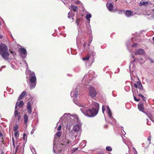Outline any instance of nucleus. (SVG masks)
Returning <instances> with one entry per match:
<instances>
[{"label": "nucleus", "instance_id": "72a5a7b5", "mask_svg": "<svg viewBox=\"0 0 154 154\" xmlns=\"http://www.w3.org/2000/svg\"><path fill=\"white\" fill-rule=\"evenodd\" d=\"M32 127H33V128L32 129V131L31 132V134H32L34 133V131L36 130V128L35 127H34L32 125Z\"/></svg>", "mask_w": 154, "mask_h": 154}, {"label": "nucleus", "instance_id": "423d86ee", "mask_svg": "<svg viewBox=\"0 0 154 154\" xmlns=\"http://www.w3.org/2000/svg\"><path fill=\"white\" fill-rule=\"evenodd\" d=\"M80 88V86H78L72 89L70 94L72 97H74L75 99H76L78 97H79V92Z\"/></svg>", "mask_w": 154, "mask_h": 154}, {"label": "nucleus", "instance_id": "7ed1b4c3", "mask_svg": "<svg viewBox=\"0 0 154 154\" xmlns=\"http://www.w3.org/2000/svg\"><path fill=\"white\" fill-rule=\"evenodd\" d=\"M26 72L28 73L29 75V87L30 89L35 88L36 84V78L34 72L28 70Z\"/></svg>", "mask_w": 154, "mask_h": 154}, {"label": "nucleus", "instance_id": "13d9d810", "mask_svg": "<svg viewBox=\"0 0 154 154\" xmlns=\"http://www.w3.org/2000/svg\"><path fill=\"white\" fill-rule=\"evenodd\" d=\"M92 41V38L91 39V40H90V41H89V42H89V44H88V45H89L90 44V43Z\"/></svg>", "mask_w": 154, "mask_h": 154}, {"label": "nucleus", "instance_id": "0e129e2a", "mask_svg": "<svg viewBox=\"0 0 154 154\" xmlns=\"http://www.w3.org/2000/svg\"><path fill=\"white\" fill-rule=\"evenodd\" d=\"M136 60H137V59H134V61H133V62H135V61H136Z\"/></svg>", "mask_w": 154, "mask_h": 154}, {"label": "nucleus", "instance_id": "37998d69", "mask_svg": "<svg viewBox=\"0 0 154 154\" xmlns=\"http://www.w3.org/2000/svg\"><path fill=\"white\" fill-rule=\"evenodd\" d=\"M134 99L136 101H139L140 100V99H137L135 96H134Z\"/></svg>", "mask_w": 154, "mask_h": 154}, {"label": "nucleus", "instance_id": "bf43d9fd", "mask_svg": "<svg viewBox=\"0 0 154 154\" xmlns=\"http://www.w3.org/2000/svg\"><path fill=\"white\" fill-rule=\"evenodd\" d=\"M3 38V36L2 35L0 34V38Z\"/></svg>", "mask_w": 154, "mask_h": 154}, {"label": "nucleus", "instance_id": "7c9ffc66", "mask_svg": "<svg viewBox=\"0 0 154 154\" xmlns=\"http://www.w3.org/2000/svg\"><path fill=\"white\" fill-rule=\"evenodd\" d=\"M76 42L77 44L80 43V42H81V41H80V38L79 37V36H78L77 37Z\"/></svg>", "mask_w": 154, "mask_h": 154}, {"label": "nucleus", "instance_id": "79ce46f5", "mask_svg": "<svg viewBox=\"0 0 154 154\" xmlns=\"http://www.w3.org/2000/svg\"><path fill=\"white\" fill-rule=\"evenodd\" d=\"M105 108L104 105H103L102 107V111L103 113L104 114V111H105Z\"/></svg>", "mask_w": 154, "mask_h": 154}, {"label": "nucleus", "instance_id": "39448f33", "mask_svg": "<svg viewBox=\"0 0 154 154\" xmlns=\"http://www.w3.org/2000/svg\"><path fill=\"white\" fill-rule=\"evenodd\" d=\"M71 142V141H70L69 139L64 137L61 141V144L59 145V147H60V149L58 150V152L60 153V152L62 151V149H64L66 146H69V143Z\"/></svg>", "mask_w": 154, "mask_h": 154}, {"label": "nucleus", "instance_id": "4c0bfd02", "mask_svg": "<svg viewBox=\"0 0 154 154\" xmlns=\"http://www.w3.org/2000/svg\"><path fill=\"white\" fill-rule=\"evenodd\" d=\"M23 140H27V137H26V134L25 133L23 134Z\"/></svg>", "mask_w": 154, "mask_h": 154}, {"label": "nucleus", "instance_id": "1a4fd4ad", "mask_svg": "<svg viewBox=\"0 0 154 154\" xmlns=\"http://www.w3.org/2000/svg\"><path fill=\"white\" fill-rule=\"evenodd\" d=\"M26 108L29 114H30L32 112V108L31 102L29 101L27 103Z\"/></svg>", "mask_w": 154, "mask_h": 154}, {"label": "nucleus", "instance_id": "c85d7f7f", "mask_svg": "<svg viewBox=\"0 0 154 154\" xmlns=\"http://www.w3.org/2000/svg\"><path fill=\"white\" fill-rule=\"evenodd\" d=\"M90 56L89 54H88L85 57H84L83 59L84 60H89L90 58Z\"/></svg>", "mask_w": 154, "mask_h": 154}, {"label": "nucleus", "instance_id": "c03bdc74", "mask_svg": "<svg viewBox=\"0 0 154 154\" xmlns=\"http://www.w3.org/2000/svg\"><path fill=\"white\" fill-rule=\"evenodd\" d=\"M10 53L13 56H14V55H15V52H13L12 51H11L10 52Z\"/></svg>", "mask_w": 154, "mask_h": 154}, {"label": "nucleus", "instance_id": "2f4dec72", "mask_svg": "<svg viewBox=\"0 0 154 154\" xmlns=\"http://www.w3.org/2000/svg\"><path fill=\"white\" fill-rule=\"evenodd\" d=\"M74 3L77 5H80L82 6L83 5V4L79 1H75Z\"/></svg>", "mask_w": 154, "mask_h": 154}, {"label": "nucleus", "instance_id": "e433bc0d", "mask_svg": "<svg viewBox=\"0 0 154 154\" xmlns=\"http://www.w3.org/2000/svg\"><path fill=\"white\" fill-rule=\"evenodd\" d=\"M90 54H91V55L93 56H94L95 55H96V53H95V52L94 51H90Z\"/></svg>", "mask_w": 154, "mask_h": 154}, {"label": "nucleus", "instance_id": "20e7f679", "mask_svg": "<svg viewBox=\"0 0 154 154\" xmlns=\"http://www.w3.org/2000/svg\"><path fill=\"white\" fill-rule=\"evenodd\" d=\"M0 54L5 60H8L9 55L8 49L6 45L3 44L0 45Z\"/></svg>", "mask_w": 154, "mask_h": 154}, {"label": "nucleus", "instance_id": "de8ad7c7", "mask_svg": "<svg viewBox=\"0 0 154 154\" xmlns=\"http://www.w3.org/2000/svg\"><path fill=\"white\" fill-rule=\"evenodd\" d=\"M137 44L136 43H135V44H133V45H132V46L133 47H136L137 46Z\"/></svg>", "mask_w": 154, "mask_h": 154}, {"label": "nucleus", "instance_id": "5fc2aeb1", "mask_svg": "<svg viewBox=\"0 0 154 154\" xmlns=\"http://www.w3.org/2000/svg\"><path fill=\"white\" fill-rule=\"evenodd\" d=\"M55 144H54L53 151H54V153H55V149H54V147H55Z\"/></svg>", "mask_w": 154, "mask_h": 154}, {"label": "nucleus", "instance_id": "69168bd1", "mask_svg": "<svg viewBox=\"0 0 154 154\" xmlns=\"http://www.w3.org/2000/svg\"><path fill=\"white\" fill-rule=\"evenodd\" d=\"M82 142L83 143H85L86 142L85 140H84Z\"/></svg>", "mask_w": 154, "mask_h": 154}, {"label": "nucleus", "instance_id": "774afa93", "mask_svg": "<svg viewBox=\"0 0 154 154\" xmlns=\"http://www.w3.org/2000/svg\"><path fill=\"white\" fill-rule=\"evenodd\" d=\"M13 145H14V147H15V144H14V142H13Z\"/></svg>", "mask_w": 154, "mask_h": 154}, {"label": "nucleus", "instance_id": "e2e57ef3", "mask_svg": "<svg viewBox=\"0 0 154 154\" xmlns=\"http://www.w3.org/2000/svg\"><path fill=\"white\" fill-rule=\"evenodd\" d=\"M17 148L16 147V150H15V154L16 153V152H17Z\"/></svg>", "mask_w": 154, "mask_h": 154}, {"label": "nucleus", "instance_id": "f3484780", "mask_svg": "<svg viewBox=\"0 0 154 154\" xmlns=\"http://www.w3.org/2000/svg\"><path fill=\"white\" fill-rule=\"evenodd\" d=\"M26 92L25 91H23L20 94L17 99L18 100H20L22 99L23 97L26 95Z\"/></svg>", "mask_w": 154, "mask_h": 154}, {"label": "nucleus", "instance_id": "6e6552de", "mask_svg": "<svg viewBox=\"0 0 154 154\" xmlns=\"http://www.w3.org/2000/svg\"><path fill=\"white\" fill-rule=\"evenodd\" d=\"M19 51L20 53L22 55V57L23 58L26 57L27 55V52L26 50L24 48H21L20 49Z\"/></svg>", "mask_w": 154, "mask_h": 154}, {"label": "nucleus", "instance_id": "4be33fe9", "mask_svg": "<svg viewBox=\"0 0 154 154\" xmlns=\"http://www.w3.org/2000/svg\"><path fill=\"white\" fill-rule=\"evenodd\" d=\"M89 23L90 22H88V24H86L87 28L88 31V32L89 33H91V26Z\"/></svg>", "mask_w": 154, "mask_h": 154}, {"label": "nucleus", "instance_id": "6e6d98bb", "mask_svg": "<svg viewBox=\"0 0 154 154\" xmlns=\"http://www.w3.org/2000/svg\"><path fill=\"white\" fill-rule=\"evenodd\" d=\"M0 137H3V135L2 133L0 132Z\"/></svg>", "mask_w": 154, "mask_h": 154}, {"label": "nucleus", "instance_id": "6ab92c4d", "mask_svg": "<svg viewBox=\"0 0 154 154\" xmlns=\"http://www.w3.org/2000/svg\"><path fill=\"white\" fill-rule=\"evenodd\" d=\"M70 8L71 9L73 10V11L75 12L78 10V6H75L73 5H72L70 6Z\"/></svg>", "mask_w": 154, "mask_h": 154}, {"label": "nucleus", "instance_id": "cd10ccee", "mask_svg": "<svg viewBox=\"0 0 154 154\" xmlns=\"http://www.w3.org/2000/svg\"><path fill=\"white\" fill-rule=\"evenodd\" d=\"M106 149L107 151L110 152L112 151V149L111 146H108L106 147Z\"/></svg>", "mask_w": 154, "mask_h": 154}, {"label": "nucleus", "instance_id": "a878e982", "mask_svg": "<svg viewBox=\"0 0 154 154\" xmlns=\"http://www.w3.org/2000/svg\"><path fill=\"white\" fill-rule=\"evenodd\" d=\"M24 104L23 102L21 101L19 102L18 105L20 108H21L23 106Z\"/></svg>", "mask_w": 154, "mask_h": 154}, {"label": "nucleus", "instance_id": "58836bf2", "mask_svg": "<svg viewBox=\"0 0 154 154\" xmlns=\"http://www.w3.org/2000/svg\"><path fill=\"white\" fill-rule=\"evenodd\" d=\"M138 96L139 97H142L143 99L144 100H145L146 98L144 97L141 94H138Z\"/></svg>", "mask_w": 154, "mask_h": 154}, {"label": "nucleus", "instance_id": "dca6fc26", "mask_svg": "<svg viewBox=\"0 0 154 154\" xmlns=\"http://www.w3.org/2000/svg\"><path fill=\"white\" fill-rule=\"evenodd\" d=\"M106 6L107 8L110 11H113V5L111 3H110L108 5V3L106 4Z\"/></svg>", "mask_w": 154, "mask_h": 154}, {"label": "nucleus", "instance_id": "a19ab883", "mask_svg": "<svg viewBox=\"0 0 154 154\" xmlns=\"http://www.w3.org/2000/svg\"><path fill=\"white\" fill-rule=\"evenodd\" d=\"M78 149V148H73L72 150V153H73L75 151H76V150H77Z\"/></svg>", "mask_w": 154, "mask_h": 154}, {"label": "nucleus", "instance_id": "ea45409f", "mask_svg": "<svg viewBox=\"0 0 154 154\" xmlns=\"http://www.w3.org/2000/svg\"><path fill=\"white\" fill-rule=\"evenodd\" d=\"M61 132L58 131L56 133V135L58 137H60L61 136Z\"/></svg>", "mask_w": 154, "mask_h": 154}, {"label": "nucleus", "instance_id": "ddd939ff", "mask_svg": "<svg viewBox=\"0 0 154 154\" xmlns=\"http://www.w3.org/2000/svg\"><path fill=\"white\" fill-rule=\"evenodd\" d=\"M135 14V13L134 11L132 12L131 11L129 10H127L125 13V15L128 17L133 16Z\"/></svg>", "mask_w": 154, "mask_h": 154}, {"label": "nucleus", "instance_id": "338daca9", "mask_svg": "<svg viewBox=\"0 0 154 154\" xmlns=\"http://www.w3.org/2000/svg\"><path fill=\"white\" fill-rule=\"evenodd\" d=\"M69 133L71 134L72 133V131H69Z\"/></svg>", "mask_w": 154, "mask_h": 154}, {"label": "nucleus", "instance_id": "0eeeda50", "mask_svg": "<svg viewBox=\"0 0 154 154\" xmlns=\"http://www.w3.org/2000/svg\"><path fill=\"white\" fill-rule=\"evenodd\" d=\"M89 95L92 97H95L98 93L96 91L95 88L92 86H90L89 88Z\"/></svg>", "mask_w": 154, "mask_h": 154}, {"label": "nucleus", "instance_id": "393cba45", "mask_svg": "<svg viewBox=\"0 0 154 154\" xmlns=\"http://www.w3.org/2000/svg\"><path fill=\"white\" fill-rule=\"evenodd\" d=\"M94 73V72L93 71H91V70L89 72V74H88V75H85L83 79H84L85 78H87L88 76L89 75H91L92 76L93 75V74Z\"/></svg>", "mask_w": 154, "mask_h": 154}, {"label": "nucleus", "instance_id": "c9c22d12", "mask_svg": "<svg viewBox=\"0 0 154 154\" xmlns=\"http://www.w3.org/2000/svg\"><path fill=\"white\" fill-rule=\"evenodd\" d=\"M145 60H143V59L142 58L140 59L139 60V62L141 64H143L145 62Z\"/></svg>", "mask_w": 154, "mask_h": 154}, {"label": "nucleus", "instance_id": "aec40b11", "mask_svg": "<svg viewBox=\"0 0 154 154\" xmlns=\"http://www.w3.org/2000/svg\"><path fill=\"white\" fill-rule=\"evenodd\" d=\"M138 107L139 110L143 112L144 108L142 104L141 103H139L138 104Z\"/></svg>", "mask_w": 154, "mask_h": 154}, {"label": "nucleus", "instance_id": "2eb2a0df", "mask_svg": "<svg viewBox=\"0 0 154 154\" xmlns=\"http://www.w3.org/2000/svg\"><path fill=\"white\" fill-rule=\"evenodd\" d=\"M74 13H73L72 11H70L68 14V17L69 18H72V20H73L74 19L73 17L74 16Z\"/></svg>", "mask_w": 154, "mask_h": 154}, {"label": "nucleus", "instance_id": "49530a36", "mask_svg": "<svg viewBox=\"0 0 154 154\" xmlns=\"http://www.w3.org/2000/svg\"><path fill=\"white\" fill-rule=\"evenodd\" d=\"M148 59L149 60H150L151 63H152L153 62V60L151 58H149Z\"/></svg>", "mask_w": 154, "mask_h": 154}, {"label": "nucleus", "instance_id": "4468645a", "mask_svg": "<svg viewBox=\"0 0 154 154\" xmlns=\"http://www.w3.org/2000/svg\"><path fill=\"white\" fill-rule=\"evenodd\" d=\"M81 127V125L78 124H76L73 126L72 130L75 132L79 131Z\"/></svg>", "mask_w": 154, "mask_h": 154}, {"label": "nucleus", "instance_id": "9d476101", "mask_svg": "<svg viewBox=\"0 0 154 154\" xmlns=\"http://www.w3.org/2000/svg\"><path fill=\"white\" fill-rule=\"evenodd\" d=\"M106 107L107 110V113L108 114L109 118L110 119H112L113 122H114L116 120L112 117V112L109 106H107Z\"/></svg>", "mask_w": 154, "mask_h": 154}, {"label": "nucleus", "instance_id": "864d4df0", "mask_svg": "<svg viewBox=\"0 0 154 154\" xmlns=\"http://www.w3.org/2000/svg\"><path fill=\"white\" fill-rule=\"evenodd\" d=\"M135 150V152H134V154H137V151L134 148ZM126 154H131L130 153H126Z\"/></svg>", "mask_w": 154, "mask_h": 154}, {"label": "nucleus", "instance_id": "f8f14e48", "mask_svg": "<svg viewBox=\"0 0 154 154\" xmlns=\"http://www.w3.org/2000/svg\"><path fill=\"white\" fill-rule=\"evenodd\" d=\"M134 86L136 88H138L140 90L143 89L142 84L140 82H137V84H134Z\"/></svg>", "mask_w": 154, "mask_h": 154}, {"label": "nucleus", "instance_id": "680f3d73", "mask_svg": "<svg viewBox=\"0 0 154 154\" xmlns=\"http://www.w3.org/2000/svg\"><path fill=\"white\" fill-rule=\"evenodd\" d=\"M20 115H19V117H18V121H19L20 120Z\"/></svg>", "mask_w": 154, "mask_h": 154}, {"label": "nucleus", "instance_id": "412c9836", "mask_svg": "<svg viewBox=\"0 0 154 154\" xmlns=\"http://www.w3.org/2000/svg\"><path fill=\"white\" fill-rule=\"evenodd\" d=\"M24 121L25 124L26 125L28 120V116L26 114H24L23 116Z\"/></svg>", "mask_w": 154, "mask_h": 154}, {"label": "nucleus", "instance_id": "8fccbe9b", "mask_svg": "<svg viewBox=\"0 0 154 154\" xmlns=\"http://www.w3.org/2000/svg\"><path fill=\"white\" fill-rule=\"evenodd\" d=\"M18 135L17 131L15 132L14 133V136L15 137H17Z\"/></svg>", "mask_w": 154, "mask_h": 154}, {"label": "nucleus", "instance_id": "473e14b6", "mask_svg": "<svg viewBox=\"0 0 154 154\" xmlns=\"http://www.w3.org/2000/svg\"><path fill=\"white\" fill-rule=\"evenodd\" d=\"M81 19H77L76 20V23L78 26H79L80 24Z\"/></svg>", "mask_w": 154, "mask_h": 154}, {"label": "nucleus", "instance_id": "5701e85b", "mask_svg": "<svg viewBox=\"0 0 154 154\" xmlns=\"http://www.w3.org/2000/svg\"><path fill=\"white\" fill-rule=\"evenodd\" d=\"M147 116L149 119L152 121V122H154V119L153 117L151 114H146Z\"/></svg>", "mask_w": 154, "mask_h": 154}, {"label": "nucleus", "instance_id": "3c124183", "mask_svg": "<svg viewBox=\"0 0 154 154\" xmlns=\"http://www.w3.org/2000/svg\"><path fill=\"white\" fill-rule=\"evenodd\" d=\"M31 150L32 152H33V151H35V148L33 147H32V148H31Z\"/></svg>", "mask_w": 154, "mask_h": 154}, {"label": "nucleus", "instance_id": "f704fd0d", "mask_svg": "<svg viewBox=\"0 0 154 154\" xmlns=\"http://www.w3.org/2000/svg\"><path fill=\"white\" fill-rule=\"evenodd\" d=\"M18 128V126L17 125L14 128V130L15 132L17 131V130Z\"/></svg>", "mask_w": 154, "mask_h": 154}, {"label": "nucleus", "instance_id": "bb28decb", "mask_svg": "<svg viewBox=\"0 0 154 154\" xmlns=\"http://www.w3.org/2000/svg\"><path fill=\"white\" fill-rule=\"evenodd\" d=\"M133 65H134V64L133 63V62H131V64L129 66V69H130V72H131V70L132 71L133 70V69H134V67H133V68L132 67H131V66H133Z\"/></svg>", "mask_w": 154, "mask_h": 154}, {"label": "nucleus", "instance_id": "b1692460", "mask_svg": "<svg viewBox=\"0 0 154 154\" xmlns=\"http://www.w3.org/2000/svg\"><path fill=\"white\" fill-rule=\"evenodd\" d=\"M91 17V14H88L86 15V18L89 22H90V18Z\"/></svg>", "mask_w": 154, "mask_h": 154}, {"label": "nucleus", "instance_id": "4d7b16f0", "mask_svg": "<svg viewBox=\"0 0 154 154\" xmlns=\"http://www.w3.org/2000/svg\"><path fill=\"white\" fill-rule=\"evenodd\" d=\"M11 67L12 68H13L14 69H15V66L13 65H11Z\"/></svg>", "mask_w": 154, "mask_h": 154}, {"label": "nucleus", "instance_id": "a211bd4d", "mask_svg": "<svg viewBox=\"0 0 154 154\" xmlns=\"http://www.w3.org/2000/svg\"><path fill=\"white\" fill-rule=\"evenodd\" d=\"M18 103V101H17L16 103L15 106V111L14 113V115L15 116V117H16L18 114H20V113L18 112L17 109V104Z\"/></svg>", "mask_w": 154, "mask_h": 154}, {"label": "nucleus", "instance_id": "c756f323", "mask_svg": "<svg viewBox=\"0 0 154 154\" xmlns=\"http://www.w3.org/2000/svg\"><path fill=\"white\" fill-rule=\"evenodd\" d=\"M125 90L127 92L129 91L130 90V88L129 86H125Z\"/></svg>", "mask_w": 154, "mask_h": 154}, {"label": "nucleus", "instance_id": "603ef678", "mask_svg": "<svg viewBox=\"0 0 154 154\" xmlns=\"http://www.w3.org/2000/svg\"><path fill=\"white\" fill-rule=\"evenodd\" d=\"M57 130L59 131L60 130H61V125H60L57 128Z\"/></svg>", "mask_w": 154, "mask_h": 154}, {"label": "nucleus", "instance_id": "a18cd8bd", "mask_svg": "<svg viewBox=\"0 0 154 154\" xmlns=\"http://www.w3.org/2000/svg\"><path fill=\"white\" fill-rule=\"evenodd\" d=\"M146 4V2H143L140 5H145Z\"/></svg>", "mask_w": 154, "mask_h": 154}, {"label": "nucleus", "instance_id": "f257e3e1", "mask_svg": "<svg viewBox=\"0 0 154 154\" xmlns=\"http://www.w3.org/2000/svg\"><path fill=\"white\" fill-rule=\"evenodd\" d=\"M73 100L75 104L81 107L80 110L85 116L89 117H93L97 114L99 109V104L98 103L95 102H92L91 104L92 109H88V106L82 105L78 102L75 101L74 99Z\"/></svg>", "mask_w": 154, "mask_h": 154}, {"label": "nucleus", "instance_id": "9b49d317", "mask_svg": "<svg viewBox=\"0 0 154 154\" xmlns=\"http://www.w3.org/2000/svg\"><path fill=\"white\" fill-rule=\"evenodd\" d=\"M144 50L142 49H139L137 50L135 52V55H142L144 54Z\"/></svg>", "mask_w": 154, "mask_h": 154}, {"label": "nucleus", "instance_id": "09e8293b", "mask_svg": "<svg viewBox=\"0 0 154 154\" xmlns=\"http://www.w3.org/2000/svg\"><path fill=\"white\" fill-rule=\"evenodd\" d=\"M151 136H150L149 137H148L147 138L149 142V143H150V140H151V138H150Z\"/></svg>", "mask_w": 154, "mask_h": 154}, {"label": "nucleus", "instance_id": "f03ea898", "mask_svg": "<svg viewBox=\"0 0 154 154\" xmlns=\"http://www.w3.org/2000/svg\"><path fill=\"white\" fill-rule=\"evenodd\" d=\"M71 114L70 113H64L63 116L60 119V122H62L65 125L67 129L69 130L72 125L75 123V121L78 120V117L76 115H73L72 116L75 119H72L70 117Z\"/></svg>", "mask_w": 154, "mask_h": 154}, {"label": "nucleus", "instance_id": "052dcab7", "mask_svg": "<svg viewBox=\"0 0 154 154\" xmlns=\"http://www.w3.org/2000/svg\"><path fill=\"white\" fill-rule=\"evenodd\" d=\"M86 42L84 44V45H83L84 48L86 46Z\"/></svg>", "mask_w": 154, "mask_h": 154}]
</instances>
